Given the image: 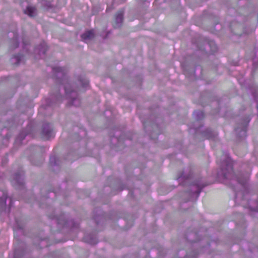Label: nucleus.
<instances>
[{"mask_svg":"<svg viewBox=\"0 0 258 258\" xmlns=\"http://www.w3.org/2000/svg\"><path fill=\"white\" fill-rule=\"evenodd\" d=\"M197 119H201L204 117V113L201 111H198L196 112Z\"/></svg>","mask_w":258,"mask_h":258,"instance_id":"ddd939ff","label":"nucleus"},{"mask_svg":"<svg viewBox=\"0 0 258 258\" xmlns=\"http://www.w3.org/2000/svg\"><path fill=\"white\" fill-rule=\"evenodd\" d=\"M222 176L225 179H235L238 182L242 185H244L246 180H241L239 177H237L233 173V164L230 158L225 157L221 165V173L219 176Z\"/></svg>","mask_w":258,"mask_h":258,"instance_id":"f03ea898","label":"nucleus"},{"mask_svg":"<svg viewBox=\"0 0 258 258\" xmlns=\"http://www.w3.org/2000/svg\"><path fill=\"white\" fill-rule=\"evenodd\" d=\"M188 256L187 255L185 258H188Z\"/></svg>","mask_w":258,"mask_h":258,"instance_id":"412c9836","label":"nucleus"},{"mask_svg":"<svg viewBox=\"0 0 258 258\" xmlns=\"http://www.w3.org/2000/svg\"><path fill=\"white\" fill-rule=\"evenodd\" d=\"M181 177H183V178H187V177H185V176L184 175H183V174H182V175H181L180 176H179V177H178V178H181Z\"/></svg>","mask_w":258,"mask_h":258,"instance_id":"6ab92c4d","label":"nucleus"},{"mask_svg":"<svg viewBox=\"0 0 258 258\" xmlns=\"http://www.w3.org/2000/svg\"><path fill=\"white\" fill-rule=\"evenodd\" d=\"M14 46L13 47L14 48H16L18 47L19 46V42H18V39H17V37H15V39L14 40Z\"/></svg>","mask_w":258,"mask_h":258,"instance_id":"4468645a","label":"nucleus"},{"mask_svg":"<svg viewBox=\"0 0 258 258\" xmlns=\"http://www.w3.org/2000/svg\"><path fill=\"white\" fill-rule=\"evenodd\" d=\"M236 131L238 133V128H236Z\"/></svg>","mask_w":258,"mask_h":258,"instance_id":"aec40b11","label":"nucleus"},{"mask_svg":"<svg viewBox=\"0 0 258 258\" xmlns=\"http://www.w3.org/2000/svg\"><path fill=\"white\" fill-rule=\"evenodd\" d=\"M24 13L30 17H34L36 15V9L35 7L28 6L24 11Z\"/></svg>","mask_w":258,"mask_h":258,"instance_id":"6e6552de","label":"nucleus"},{"mask_svg":"<svg viewBox=\"0 0 258 258\" xmlns=\"http://www.w3.org/2000/svg\"><path fill=\"white\" fill-rule=\"evenodd\" d=\"M47 49V46L45 42L42 43L39 47L40 53H42V54H45Z\"/></svg>","mask_w":258,"mask_h":258,"instance_id":"9b49d317","label":"nucleus"},{"mask_svg":"<svg viewBox=\"0 0 258 258\" xmlns=\"http://www.w3.org/2000/svg\"><path fill=\"white\" fill-rule=\"evenodd\" d=\"M14 59H16V62L15 63H19L20 61V59H21V56L20 55H17V56H15L14 57Z\"/></svg>","mask_w":258,"mask_h":258,"instance_id":"2eb2a0df","label":"nucleus"},{"mask_svg":"<svg viewBox=\"0 0 258 258\" xmlns=\"http://www.w3.org/2000/svg\"><path fill=\"white\" fill-rule=\"evenodd\" d=\"M241 136L242 137H245L246 136V129L245 128H243L241 131Z\"/></svg>","mask_w":258,"mask_h":258,"instance_id":"dca6fc26","label":"nucleus"},{"mask_svg":"<svg viewBox=\"0 0 258 258\" xmlns=\"http://www.w3.org/2000/svg\"><path fill=\"white\" fill-rule=\"evenodd\" d=\"M89 242L91 244H95L97 243V241L95 239H93L91 241H89Z\"/></svg>","mask_w":258,"mask_h":258,"instance_id":"f3484780","label":"nucleus"},{"mask_svg":"<svg viewBox=\"0 0 258 258\" xmlns=\"http://www.w3.org/2000/svg\"><path fill=\"white\" fill-rule=\"evenodd\" d=\"M206 185L202 184L200 181L196 182L193 186L195 187V190L193 191L198 196L201 191L202 189L205 187Z\"/></svg>","mask_w":258,"mask_h":258,"instance_id":"0eeeda50","label":"nucleus"},{"mask_svg":"<svg viewBox=\"0 0 258 258\" xmlns=\"http://www.w3.org/2000/svg\"><path fill=\"white\" fill-rule=\"evenodd\" d=\"M94 36L93 30H89L81 35L82 38L85 41L91 40L94 38Z\"/></svg>","mask_w":258,"mask_h":258,"instance_id":"423d86ee","label":"nucleus"},{"mask_svg":"<svg viewBox=\"0 0 258 258\" xmlns=\"http://www.w3.org/2000/svg\"><path fill=\"white\" fill-rule=\"evenodd\" d=\"M41 136L44 140H46L49 139L51 137L53 136L52 128L49 124L45 123L43 125Z\"/></svg>","mask_w":258,"mask_h":258,"instance_id":"20e7f679","label":"nucleus"},{"mask_svg":"<svg viewBox=\"0 0 258 258\" xmlns=\"http://www.w3.org/2000/svg\"><path fill=\"white\" fill-rule=\"evenodd\" d=\"M205 136L208 139L215 140L217 138V134L211 130H207L205 132Z\"/></svg>","mask_w":258,"mask_h":258,"instance_id":"9d476101","label":"nucleus"},{"mask_svg":"<svg viewBox=\"0 0 258 258\" xmlns=\"http://www.w3.org/2000/svg\"><path fill=\"white\" fill-rule=\"evenodd\" d=\"M78 83L81 85L83 88H87L89 87L88 81L83 76L79 77L78 78Z\"/></svg>","mask_w":258,"mask_h":258,"instance_id":"1a4fd4ad","label":"nucleus"},{"mask_svg":"<svg viewBox=\"0 0 258 258\" xmlns=\"http://www.w3.org/2000/svg\"><path fill=\"white\" fill-rule=\"evenodd\" d=\"M53 71L56 74L57 77H62L59 81L60 83L64 84V88L66 91L67 97L70 99L71 104L75 106H79L81 104V101L79 98L77 97V90H80L81 89L77 87L75 89L74 86L68 83V81L66 78L64 74V70L62 68L55 67L53 68Z\"/></svg>","mask_w":258,"mask_h":258,"instance_id":"f257e3e1","label":"nucleus"},{"mask_svg":"<svg viewBox=\"0 0 258 258\" xmlns=\"http://www.w3.org/2000/svg\"><path fill=\"white\" fill-rule=\"evenodd\" d=\"M123 11L119 10L117 12L115 15V22L113 24L114 28H119L120 27L123 22Z\"/></svg>","mask_w":258,"mask_h":258,"instance_id":"39448f33","label":"nucleus"},{"mask_svg":"<svg viewBox=\"0 0 258 258\" xmlns=\"http://www.w3.org/2000/svg\"><path fill=\"white\" fill-rule=\"evenodd\" d=\"M56 98L57 99V100H59L61 98V97L58 95H56Z\"/></svg>","mask_w":258,"mask_h":258,"instance_id":"a211bd4d","label":"nucleus"},{"mask_svg":"<svg viewBox=\"0 0 258 258\" xmlns=\"http://www.w3.org/2000/svg\"><path fill=\"white\" fill-rule=\"evenodd\" d=\"M2 194V196L0 197V203L2 205H6V200L7 199V195L3 191L1 192Z\"/></svg>","mask_w":258,"mask_h":258,"instance_id":"f8f14e48","label":"nucleus"},{"mask_svg":"<svg viewBox=\"0 0 258 258\" xmlns=\"http://www.w3.org/2000/svg\"><path fill=\"white\" fill-rule=\"evenodd\" d=\"M23 172L22 171H19L13 175L12 183L14 186L17 187L18 186H23Z\"/></svg>","mask_w":258,"mask_h":258,"instance_id":"7ed1b4c3","label":"nucleus"}]
</instances>
